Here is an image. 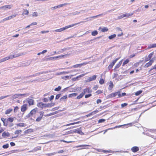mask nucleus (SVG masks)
Returning <instances> with one entry per match:
<instances>
[{"mask_svg": "<svg viewBox=\"0 0 156 156\" xmlns=\"http://www.w3.org/2000/svg\"><path fill=\"white\" fill-rule=\"evenodd\" d=\"M75 133H78L80 134L81 135H83L84 133L80 129H77L76 130H74Z\"/></svg>", "mask_w": 156, "mask_h": 156, "instance_id": "obj_26", "label": "nucleus"}, {"mask_svg": "<svg viewBox=\"0 0 156 156\" xmlns=\"http://www.w3.org/2000/svg\"><path fill=\"white\" fill-rule=\"evenodd\" d=\"M57 153V152H54L53 153H48L46 154L48 156H51Z\"/></svg>", "mask_w": 156, "mask_h": 156, "instance_id": "obj_42", "label": "nucleus"}, {"mask_svg": "<svg viewBox=\"0 0 156 156\" xmlns=\"http://www.w3.org/2000/svg\"><path fill=\"white\" fill-rule=\"evenodd\" d=\"M41 149V147L38 146L35 147L33 149V151H34L35 152L36 151L38 150H40Z\"/></svg>", "mask_w": 156, "mask_h": 156, "instance_id": "obj_33", "label": "nucleus"}, {"mask_svg": "<svg viewBox=\"0 0 156 156\" xmlns=\"http://www.w3.org/2000/svg\"><path fill=\"white\" fill-rule=\"evenodd\" d=\"M61 89V87L60 86H58L57 88L54 89L55 91H60Z\"/></svg>", "mask_w": 156, "mask_h": 156, "instance_id": "obj_46", "label": "nucleus"}, {"mask_svg": "<svg viewBox=\"0 0 156 156\" xmlns=\"http://www.w3.org/2000/svg\"><path fill=\"white\" fill-rule=\"evenodd\" d=\"M99 83L100 84H102L104 83V80L102 79H100L99 81Z\"/></svg>", "mask_w": 156, "mask_h": 156, "instance_id": "obj_52", "label": "nucleus"}, {"mask_svg": "<svg viewBox=\"0 0 156 156\" xmlns=\"http://www.w3.org/2000/svg\"><path fill=\"white\" fill-rule=\"evenodd\" d=\"M9 96H10V95H7L5 96H2L0 97V100H2V99L5 98H6L9 97Z\"/></svg>", "mask_w": 156, "mask_h": 156, "instance_id": "obj_48", "label": "nucleus"}, {"mask_svg": "<svg viewBox=\"0 0 156 156\" xmlns=\"http://www.w3.org/2000/svg\"><path fill=\"white\" fill-rule=\"evenodd\" d=\"M114 10V9L109 10L107 12H104L102 13L101 14H100L99 15H96V16H91V17H89V18H87L86 19L87 20V19H89V20H90H90H92V19H91L92 18H94H94H96L97 17H99L100 16H102L103 15H105L107 14L108 13L110 12H112Z\"/></svg>", "mask_w": 156, "mask_h": 156, "instance_id": "obj_2", "label": "nucleus"}, {"mask_svg": "<svg viewBox=\"0 0 156 156\" xmlns=\"http://www.w3.org/2000/svg\"><path fill=\"white\" fill-rule=\"evenodd\" d=\"M152 130H149L150 133H148V136H150L152 137V136H151V135H154V137L155 136V134H156V132H151V131H152Z\"/></svg>", "mask_w": 156, "mask_h": 156, "instance_id": "obj_21", "label": "nucleus"}, {"mask_svg": "<svg viewBox=\"0 0 156 156\" xmlns=\"http://www.w3.org/2000/svg\"><path fill=\"white\" fill-rule=\"evenodd\" d=\"M105 119H99L98 121V122L99 123H102V122H105Z\"/></svg>", "mask_w": 156, "mask_h": 156, "instance_id": "obj_56", "label": "nucleus"}, {"mask_svg": "<svg viewBox=\"0 0 156 156\" xmlns=\"http://www.w3.org/2000/svg\"><path fill=\"white\" fill-rule=\"evenodd\" d=\"M153 54H154L153 52L151 53L148 55V58H150L151 59V57H152V55H153Z\"/></svg>", "mask_w": 156, "mask_h": 156, "instance_id": "obj_60", "label": "nucleus"}, {"mask_svg": "<svg viewBox=\"0 0 156 156\" xmlns=\"http://www.w3.org/2000/svg\"><path fill=\"white\" fill-rule=\"evenodd\" d=\"M13 7L12 4L9 5H5L4 6L1 7V9L4 10H7V9H11Z\"/></svg>", "mask_w": 156, "mask_h": 156, "instance_id": "obj_7", "label": "nucleus"}, {"mask_svg": "<svg viewBox=\"0 0 156 156\" xmlns=\"http://www.w3.org/2000/svg\"><path fill=\"white\" fill-rule=\"evenodd\" d=\"M109 87H108V89L109 90H111L114 86V84L113 82L110 81L108 84Z\"/></svg>", "mask_w": 156, "mask_h": 156, "instance_id": "obj_20", "label": "nucleus"}, {"mask_svg": "<svg viewBox=\"0 0 156 156\" xmlns=\"http://www.w3.org/2000/svg\"><path fill=\"white\" fill-rule=\"evenodd\" d=\"M27 103L29 104V106L33 105L34 100L33 99L30 98H28L27 99Z\"/></svg>", "mask_w": 156, "mask_h": 156, "instance_id": "obj_16", "label": "nucleus"}, {"mask_svg": "<svg viewBox=\"0 0 156 156\" xmlns=\"http://www.w3.org/2000/svg\"><path fill=\"white\" fill-rule=\"evenodd\" d=\"M69 48H65L62 49L61 50V51H58L57 52V54H59L62 53H63L65 51L67 50H69Z\"/></svg>", "mask_w": 156, "mask_h": 156, "instance_id": "obj_23", "label": "nucleus"}, {"mask_svg": "<svg viewBox=\"0 0 156 156\" xmlns=\"http://www.w3.org/2000/svg\"><path fill=\"white\" fill-rule=\"evenodd\" d=\"M92 90H90V87H88L87 88L84 89L83 92L82 93L84 94L86 93H90L92 92Z\"/></svg>", "mask_w": 156, "mask_h": 156, "instance_id": "obj_14", "label": "nucleus"}, {"mask_svg": "<svg viewBox=\"0 0 156 156\" xmlns=\"http://www.w3.org/2000/svg\"><path fill=\"white\" fill-rule=\"evenodd\" d=\"M37 106L39 108H44V103L41 102L38 103L37 105Z\"/></svg>", "mask_w": 156, "mask_h": 156, "instance_id": "obj_22", "label": "nucleus"}, {"mask_svg": "<svg viewBox=\"0 0 156 156\" xmlns=\"http://www.w3.org/2000/svg\"><path fill=\"white\" fill-rule=\"evenodd\" d=\"M17 126L20 127H24L25 126V124L23 123H20L17 124Z\"/></svg>", "mask_w": 156, "mask_h": 156, "instance_id": "obj_36", "label": "nucleus"}, {"mask_svg": "<svg viewBox=\"0 0 156 156\" xmlns=\"http://www.w3.org/2000/svg\"><path fill=\"white\" fill-rule=\"evenodd\" d=\"M156 48V44H150L148 45L147 48L150 49L151 48Z\"/></svg>", "mask_w": 156, "mask_h": 156, "instance_id": "obj_24", "label": "nucleus"}, {"mask_svg": "<svg viewBox=\"0 0 156 156\" xmlns=\"http://www.w3.org/2000/svg\"><path fill=\"white\" fill-rule=\"evenodd\" d=\"M22 132V130H16L15 132V134H19L20 133Z\"/></svg>", "mask_w": 156, "mask_h": 156, "instance_id": "obj_49", "label": "nucleus"}, {"mask_svg": "<svg viewBox=\"0 0 156 156\" xmlns=\"http://www.w3.org/2000/svg\"><path fill=\"white\" fill-rule=\"evenodd\" d=\"M37 111V108L34 109L26 116V117L27 118L30 117L32 116L33 115L35 114Z\"/></svg>", "mask_w": 156, "mask_h": 156, "instance_id": "obj_5", "label": "nucleus"}, {"mask_svg": "<svg viewBox=\"0 0 156 156\" xmlns=\"http://www.w3.org/2000/svg\"><path fill=\"white\" fill-rule=\"evenodd\" d=\"M16 16V14H12V15L9 16L10 19L13 18L15 17Z\"/></svg>", "mask_w": 156, "mask_h": 156, "instance_id": "obj_58", "label": "nucleus"}, {"mask_svg": "<svg viewBox=\"0 0 156 156\" xmlns=\"http://www.w3.org/2000/svg\"><path fill=\"white\" fill-rule=\"evenodd\" d=\"M33 132V129H28L24 132V133H27L29 132Z\"/></svg>", "mask_w": 156, "mask_h": 156, "instance_id": "obj_35", "label": "nucleus"}, {"mask_svg": "<svg viewBox=\"0 0 156 156\" xmlns=\"http://www.w3.org/2000/svg\"><path fill=\"white\" fill-rule=\"evenodd\" d=\"M29 95V94H16L13 95L11 99L12 100H14L15 99L17 98H18L19 97L23 96H27Z\"/></svg>", "mask_w": 156, "mask_h": 156, "instance_id": "obj_4", "label": "nucleus"}, {"mask_svg": "<svg viewBox=\"0 0 156 156\" xmlns=\"http://www.w3.org/2000/svg\"><path fill=\"white\" fill-rule=\"evenodd\" d=\"M54 105V103L44 104V108H50Z\"/></svg>", "mask_w": 156, "mask_h": 156, "instance_id": "obj_18", "label": "nucleus"}, {"mask_svg": "<svg viewBox=\"0 0 156 156\" xmlns=\"http://www.w3.org/2000/svg\"><path fill=\"white\" fill-rule=\"evenodd\" d=\"M61 96V94H57L55 97V99H58Z\"/></svg>", "mask_w": 156, "mask_h": 156, "instance_id": "obj_57", "label": "nucleus"}, {"mask_svg": "<svg viewBox=\"0 0 156 156\" xmlns=\"http://www.w3.org/2000/svg\"><path fill=\"white\" fill-rule=\"evenodd\" d=\"M75 133L74 130H71L69 131H68L66 133V134H70L73 133Z\"/></svg>", "mask_w": 156, "mask_h": 156, "instance_id": "obj_44", "label": "nucleus"}, {"mask_svg": "<svg viewBox=\"0 0 156 156\" xmlns=\"http://www.w3.org/2000/svg\"><path fill=\"white\" fill-rule=\"evenodd\" d=\"M127 104L126 103H124L123 104H122L121 105V106L122 108H123L124 107L127 106Z\"/></svg>", "mask_w": 156, "mask_h": 156, "instance_id": "obj_61", "label": "nucleus"}, {"mask_svg": "<svg viewBox=\"0 0 156 156\" xmlns=\"http://www.w3.org/2000/svg\"><path fill=\"white\" fill-rule=\"evenodd\" d=\"M59 108V107H56L55 108H54L52 109L51 110V111H54L57 110H58Z\"/></svg>", "mask_w": 156, "mask_h": 156, "instance_id": "obj_63", "label": "nucleus"}, {"mask_svg": "<svg viewBox=\"0 0 156 156\" xmlns=\"http://www.w3.org/2000/svg\"><path fill=\"white\" fill-rule=\"evenodd\" d=\"M67 4H68V3H65L64 4H60V5H57V7L58 8H60V7H62L63 6H64L65 5H66Z\"/></svg>", "mask_w": 156, "mask_h": 156, "instance_id": "obj_43", "label": "nucleus"}, {"mask_svg": "<svg viewBox=\"0 0 156 156\" xmlns=\"http://www.w3.org/2000/svg\"><path fill=\"white\" fill-rule=\"evenodd\" d=\"M74 76V75H71L70 76H65L62 77V78L64 80L69 79H70L71 76Z\"/></svg>", "mask_w": 156, "mask_h": 156, "instance_id": "obj_31", "label": "nucleus"}, {"mask_svg": "<svg viewBox=\"0 0 156 156\" xmlns=\"http://www.w3.org/2000/svg\"><path fill=\"white\" fill-rule=\"evenodd\" d=\"M123 15L124 17H128L130 16H132L133 15V14L126 13Z\"/></svg>", "mask_w": 156, "mask_h": 156, "instance_id": "obj_34", "label": "nucleus"}, {"mask_svg": "<svg viewBox=\"0 0 156 156\" xmlns=\"http://www.w3.org/2000/svg\"><path fill=\"white\" fill-rule=\"evenodd\" d=\"M84 22H83V21H81V22H79V23H77L73 24H72L71 25H68V26H67L65 27L62 28H61L58 29H56V30H53V32H61L66 29H67L69 28L70 27H72L74 26H75L77 24H79V23H83Z\"/></svg>", "mask_w": 156, "mask_h": 156, "instance_id": "obj_1", "label": "nucleus"}, {"mask_svg": "<svg viewBox=\"0 0 156 156\" xmlns=\"http://www.w3.org/2000/svg\"><path fill=\"white\" fill-rule=\"evenodd\" d=\"M87 73H84V74H81L80 75L78 76H76V77H75V78H73L72 79V80L73 81H74L78 80H79V78H81V77H82L83 76L86 74Z\"/></svg>", "mask_w": 156, "mask_h": 156, "instance_id": "obj_11", "label": "nucleus"}, {"mask_svg": "<svg viewBox=\"0 0 156 156\" xmlns=\"http://www.w3.org/2000/svg\"><path fill=\"white\" fill-rule=\"evenodd\" d=\"M156 69V65L153 66L152 68L149 71H151L154 69Z\"/></svg>", "mask_w": 156, "mask_h": 156, "instance_id": "obj_64", "label": "nucleus"}, {"mask_svg": "<svg viewBox=\"0 0 156 156\" xmlns=\"http://www.w3.org/2000/svg\"><path fill=\"white\" fill-rule=\"evenodd\" d=\"M142 92V91L141 90H140L137 91L135 93V94L136 96H138L140 94H141Z\"/></svg>", "mask_w": 156, "mask_h": 156, "instance_id": "obj_41", "label": "nucleus"}, {"mask_svg": "<svg viewBox=\"0 0 156 156\" xmlns=\"http://www.w3.org/2000/svg\"><path fill=\"white\" fill-rule=\"evenodd\" d=\"M122 64V60L120 61L119 63L116 65L115 66V69L117 68L120 67V66Z\"/></svg>", "mask_w": 156, "mask_h": 156, "instance_id": "obj_38", "label": "nucleus"}, {"mask_svg": "<svg viewBox=\"0 0 156 156\" xmlns=\"http://www.w3.org/2000/svg\"><path fill=\"white\" fill-rule=\"evenodd\" d=\"M12 108H9L7 109L5 112V114L7 115L9 114L12 111Z\"/></svg>", "mask_w": 156, "mask_h": 156, "instance_id": "obj_29", "label": "nucleus"}, {"mask_svg": "<svg viewBox=\"0 0 156 156\" xmlns=\"http://www.w3.org/2000/svg\"><path fill=\"white\" fill-rule=\"evenodd\" d=\"M83 11H81L80 12H75L73 13V15H78L80 13V12H82Z\"/></svg>", "mask_w": 156, "mask_h": 156, "instance_id": "obj_59", "label": "nucleus"}, {"mask_svg": "<svg viewBox=\"0 0 156 156\" xmlns=\"http://www.w3.org/2000/svg\"><path fill=\"white\" fill-rule=\"evenodd\" d=\"M14 119L13 118L10 117L8 119V121L9 122H13Z\"/></svg>", "mask_w": 156, "mask_h": 156, "instance_id": "obj_47", "label": "nucleus"}, {"mask_svg": "<svg viewBox=\"0 0 156 156\" xmlns=\"http://www.w3.org/2000/svg\"><path fill=\"white\" fill-rule=\"evenodd\" d=\"M1 120L3 122L4 126H7L8 125L9 122L8 121V119H5L3 118H2Z\"/></svg>", "mask_w": 156, "mask_h": 156, "instance_id": "obj_12", "label": "nucleus"}, {"mask_svg": "<svg viewBox=\"0 0 156 156\" xmlns=\"http://www.w3.org/2000/svg\"><path fill=\"white\" fill-rule=\"evenodd\" d=\"M43 116V115L42 114L41 116H40L39 117H38L36 119V121L37 122H39L40 121L41 119H42Z\"/></svg>", "mask_w": 156, "mask_h": 156, "instance_id": "obj_45", "label": "nucleus"}, {"mask_svg": "<svg viewBox=\"0 0 156 156\" xmlns=\"http://www.w3.org/2000/svg\"><path fill=\"white\" fill-rule=\"evenodd\" d=\"M154 59L153 58L151 59L149 62L147 63L145 65L144 67L146 68H147L151 65H152L153 63L154 62Z\"/></svg>", "mask_w": 156, "mask_h": 156, "instance_id": "obj_10", "label": "nucleus"}, {"mask_svg": "<svg viewBox=\"0 0 156 156\" xmlns=\"http://www.w3.org/2000/svg\"><path fill=\"white\" fill-rule=\"evenodd\" d=\"M67 98V96L66 95L64 96L63 97H62L60 99V100L62 101L63 100H65Z\"/></svg>", "mask_w": 156, "mask_h": 156, "instance_id": "obj_54", "label": "nucleus"}, {"mask_svg": "<svg viewBox=\"0 0 156 156\" xmlns=\"http://www.w3.org/2000/svg\"><path fill=\"white\" fill-rule=\"evenodd\" d=\"M27 105L25 104L21 107V111L22 112H25L27 109Z\"/></svg>", "mask_w": 156, "mask_h": 156, "instance_id": "obj_15", "label": "nucleus"}, {"mask_svg": "<svg viewBox=\"0 0 156 156\" xmlns=\"http://www.w3.org/2000/svg\"><path fill=\"white\" fill-rule=\"evenodd\" d=\"M84 95V94H83L82 92L81 94H80L79 96H78L76 97V99H79L80 98H82Z\"/></svg>", "mask_w": 156, "mask_h": 156, "instance_id": "obj_37", "label": "nucleus"}, {"mask_svg": "<svg viewBox=\"0 0 156 156\" xmlns=\"http://www.w3.org/2000/svg\"><path fill=\"white\" fill-rule=\"evenodd\" d=\"M89 63V62H85L81 64H76L73 66H72L71 67V68H76L78 67H80L81 66H85Z\"/></svg>", "mask_w": 156, "mask_h": 156, "instance_id": "obj_6", "label": "nucleus"}, {"mask_svg": "<svg viewBox=\"0 0 156 156\" xmlns=\"http://www.w3.org/2000/svg\"><path fill=\"white\" fill-rule=\"evenodd\" d=\"M68 73H70V72H69V71H67V72L64 71V72H61L60 73V74H68Z\"/></svg>", "mask_w": 156, "mask_h": 156, "instance_id": "obj_62", "label": "nucleus"}, {"mask_svg": "<svg viewBox=\"0 0 156 156\" xmlns=\"http://www.w3.org/2000/svg\"><path fill=\"white\" fill-rule=\"evenodd\" d=\"M29 14V11L26 9H23V12L22 14L23 15H28Z\"/></svg>", "mask_w": 156, "mask_h": 156, "instance_id": "obj_30", "label": "nucleus"}, {"mask_svg": "<svg viewBox=\"0 0 156 156\" xmlns=\"http://www.w3.org/2000/svg\"><path fill=\"white\" fill-rule=\"evenodd\" d=\"M9 57H6L0 59V63L4 62L7 60H9Z\"/></svg>", "mask_w": 156, "mask_h": 156, "instance_id": "obj_25", "label": "nucleus"}, {"mask_svg": "<svg viewBox=\"0 0 156 156\" xmlns=\"http://www.w3.org/2000/svg\"><path fill=\"white\" fill-rule=\"evenodd\" d=\"M23 55V54L19 53V54H16L15 55H9V56H8V57L9 58V59H12L13 58H16V57L21 56V55Z\"/></svg>", "mask_w": 156, "mask_h": 156, "instance_id": "obj_13", "label": "nucleus"}, {"mask_svg": "<svg viewBox=\"0 0 156 156\" xmlns=\"http://www.w3.org/2000/svg\"><path fill=\"white\" fill-rule=\"evenodd\" d=\"M69 55V54H66L65 55H60V56H57L54 57H50V58H48V59H49L50 60H54V59H56V58H58L59 59L62 58H63L66 57L67 55Z\"/></svg>", "mask_w": 156, "mask_h": 156, "instance_id": "obj_3", "label": "nucleus"}, {"mask_svg": "<svg viewBox=\"0 0 156 156\" xmlns=\"http://www.w3.org/2000/svg\"><path fill=\"white\" fill-rule=\"evenodd\" d=\"M99 28L101 29V31L103 32H106L108 30V29L106 27H104L103 28L100 27Z\"/></svg>", "mask_w": 156, "mask_h": 156, "instance_id": "obj_32", "label": "nucleus"}, {"mask_svg": "<svg viewBox=\"0 0 156 156\" xmlns=\"http://www.w3.org/2000/svg\"><path fill=\"white\" fill-rule=\"evenodd\" d=\"M96 77L97 76L96 75H94L90 77L86 80V82H89L94 80H96Z\"/></svg>", "mask_w": 156, "mask_h": 156, "instance_id": "obj_9", "label": "nucleus"}, {"mask_svg": "<svg viewBox=\"0 0 156 156\" xmlns=\"http://www.w3.org/2000/svg\"><path fill=\"white\" fill-rule=\"evenodd\" d=\"M77 95V93H73L70 94L69 95V97L70 98H73Z\"/></svg>", "mask_w": 156, "mask_h": 156, "instance_id": "obj_28", "label": "nucleus"}, {"mask_svg": "<svg viewBox=\"0 0 156 156\" xmlns=\"http://www.w3.org/2000/svg\"><path fill=\"white\" fill-rule=\"evenodd\" d=\"M139 150V149L138 147L136 146L133 147L131 148V150L133 152H136L138 151Z\"/></svg>", "mask_w": 156, "mask_h": 156, "instance_id": "obj_19", "label": "nucleus"}, {"mask_svg": "<svg viewBox=\"0 0 156 156\" xmlns=\"http://www.w3.org/2000/svg\"><path fill=\"white\" fill-rule=\"evenodd\" d=\"M89 146V145H86V144L80 145H79L76 146V147H85V146Z\"/></svg>", "mask_w": 156, "mask_h": 156, "instance_id": "obj_51", "label": "nucleus"}, {"mask_svg": "<svg viewBox=\"0 0 156 156\" xmlns=\"http://www.w3.org/2000/svg\"><path fill=\"white\" fill-rule=\"evenodd\" d=\"M116 34H113V35H112L111 36H109L108 37V38L109 39L111 40V39H112L114 38H115L116 37Z\"/></svg>", "mask_w": 156, "mask_h": 156, "instance_id": "obj_39", "label": "nucleus"}, {"mask_svg": "<svg viewBox=\"0 0 156 156\" xmlns=\"http://www.w3.org/2000/svg\"><path fill=\"white\" fill-rule=\"evenodd\" d=\"M9 146V145L8 144H6L2 146V147L5 149L7 148Z\"/></svg>", "mask_w": 156, "mask_h": 156, "instance_id": "obj_53", "label": "nucleus"}, {"mask_svg": "<svg viewBox=\"0 0 156 156\" xmlns=\"http://www.w3.org/2000/svg\"><path fill=\"white\" fill-rule=\"evenodd\" d=\"M129 62V60L128 59H126L125 61L122 64V66H123L125 65L128 63Z\"/></svg>", "mask_w": 156, "mask_h": 156, "instance_id": "obj_50", "label": "nucleus"}, {"mask_svg": "<svg viewBox=\"0 0 156 156\" xmlns=\"http://www.w3.org/2000/svg\"><path fill=\"white\" fill-rule=\"evenodd\" d=\"M38 15V13L36 12H34L32 14V16L34 17H37Z\"/></svg>", "mask_w": 156, "mask_h": 156, "instance_id": "obj_55", "label": "nucleus"}, {"mask_svg": "<svg viewBox=\"0 0 156 156\" xmlns=\"http://www.w3.org/2000/svg\"><path fill=\"white\" fill-rule=\"evenodd\" d=\"M98 34V32L97 31L94 30L93 32H92L91 33V34L92 35L95 36L96 35Z\"/></svg>", "mask_w": 156, "mask_h": 156, "instance_id": "obj_40", "label": "nucleus"}, {"mask_svg": "<svg viewBox=\"0 0 156 156\" xmlns=\"http://www.w3.org/2000/svg\"><path fill=\"white\" fill-rule=\"evenodd\" d=\"M118 93H116V92L114 93H112L111 94H109L108 96V98H110L115 97L117 95Z\"/></svg>", "mask_w": 156, "mask_h": 156, "instance_id": "obj_17", "label": "nucleus"}, {"mask_svg": "<svg viewBox=\"0 0 156 156\" xmlns=\"http://www.w3.org/2000/svg\"><path fill=\"white\" fill-rule=\"evenodd\" d=\"M118 59L119 58H116L110 64L108 67V69L110 70L112 68L113 66L114 65L116 61L118 60Z\"/></svg>", "mask_w": 156, "mask_h": 156, "instance_id": "obj_8", "label": "nucleus"}, {"mask_svg": "<svg viewBox=\"0 0 156 156\" xmlns=\"http://www.w3.org/2000/svg\"><path fill=\"white\" fill-rule=\"evenodd\" d=\"M9 133L8 132H4L2 134V136L4 137H7L9 136Z\"/></svg>", "mask_w": 156, "mask_h": 156, "instance_id": "obj_27", "label": "nucleus"}]
</instances>
